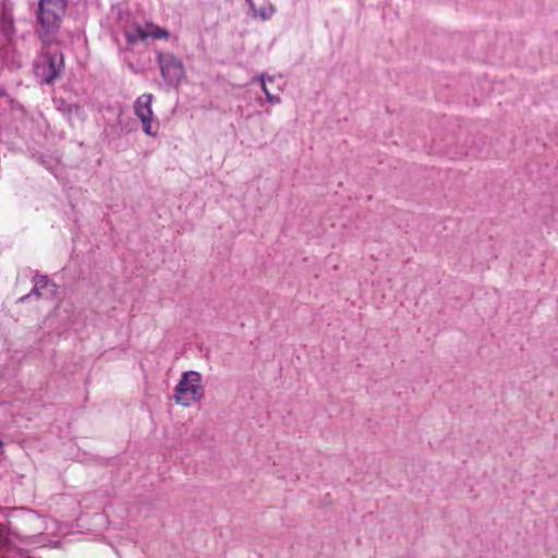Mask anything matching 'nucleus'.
<instances>
[{"mask_svg": "<svg viewBox=\"0 0 558 558\" xmlns=\"http://www.w3.org/2000/svg\"><path fill=\"white\" fill-rule=\"evenodd\" d=\"M69 0H39L36 14V35L41 43V58L35 64V74L44 84H51L64 68L63 54L51 50L58 44L59 29L68 9Z\"/></svg>", "mask_w": 558, "mask_h": 558, "instance_id": "nucleus-1", "label": "nucleus"}, {"mask_svg": "<svg viewBox=\"0 0 558 558\" xmlns=\"http://www.w3.org/2000/svg\"><path fill=\"white\" fill-rule=\"evenodd\" d=\"M203 397L202 375L195 371L182 374L174 389V401L183 407H190Z\"/></svg>", "mask_w": 558, "mask_h": 558, "instance_id": "nucleus-2", "label": "nucleus"}, {"mask_svg": "<svg viewBox=\"0 0 558 558\" xmlns=\"http://www.w3.org/2000/svg\"><path fill=\"white\" fill-rule=\"evenodd\" d=\"M156 61L167 85L177 87L185 77L184 64L173 53L157 51Z\"/></svg>", "mask_w": 558, "mask_h": 558, "instance_id": "nucleus-3", "label": "nucleus"}, {"mask_svg": "<svg viewBox=\"0 0 558 558\" xmlns=\"http://www.w3.org/2000/svg\"><path fill=\"white\" fill-rule=\"evenodd\" d=\"M153 99L151 94H143L134 102V113L142 122L144 133L149 136H156L159 131V121L151 109Z\"/></svg>", "mask_w": 558, "mask_h": 558, "instance_id": "nucleus-4", "label": "nucleus"}, {"mask_svg": "<svg viewBox=\"0 0 558 558\" xmlns=\"http://www.w3.org/2000/svg\"><path fill=\"white\" fill-rule=\"evenodd\" d=\"M58 291V287L56 283L49 280L47 276L37 275L34 278V287L29 294H26L20 299L21 302L29 298L31 295H36L37 298L49 296L52 298L56 295Z\"/></svg>", "mask_w": 558, "mask_h": 558, "instance_id": "nucleus-5", "label": "nucleus"}, {"mask_svg": "<svg viewBox=\"0 0 558 558\" xmlns=\"http://www.w3.org/2000/svg\"><path fill=\"white\" fill-rule=\"evenodd\" d=\"M125 38L128 44L130 45H134L138 40H146V28L141 25H136L133 28H129L125 31Z\"/></svg>", "mask_w": 558, "mask_h": 558, "instance_id": "nucleus-6", "label": "nucleus"}, {"mask_svg": "<svg viewBox=\"0 0 558 558\" xmlns=\"http://www.w3.org/2000/svg\"><path fill=\"white\" fill-rule=\"evenodd\" d=\"M145 28L147 38L151 37L155 39H167L170 36L169 32L166 28L154 25L153 23H147Z\"/></svg>", "mask_w": 558, "mask_h": 558, "instance_id": "nucleus-7", "label": "nucleus"}, {"mask_svg": "<svg viewBox=\"0 0 558 558\" xmlns=\"http://www.w3.org/2000/svg\"><path fill=\"white\" fill-rule=\"evenodd\" d=\"M58 109L69 116H78L82 111L81 106H78L77 104H68L62 99L58 100Z\"/></svg>", "mask_w": 558, "mask_h": 558, "instance_id": "nucleus-8", "label": "nucleus"}, {"mask_svg": "<svg viewBox=\"0 0 558 558\" xmlns=\"http://www.w3.org/2000/svg\"><path fill=\"white\" fill-rule=\"evenodd\" d=\"M274 77L272 76H268L267 77V81L265 80V76L262 75L260 77V81H262V89L263 92L265 93L266 95V98L267 100L270 102V104H279L280 102V97L277 96V95H272L267 86V82L269 83H272L274 82Z\"/></svg>", "mask_w": 558, "mask_h": 558, "instance_id": "nucleus-9", "label": "nucleus"}, {"mask_svg": "<svg viewBox=\"0 0 558 558\" xmlns=\"http://www.w3.org/2000/svg\"><path fill=\"white\" fill-rule=\"evenodd\" d=\"M274 13L275 7L271 3L263 5L259 10L255 8V11H253L254 16H259L264 21L269 20Z\"/></svg>", "mask_w": 558, "mask_h": 558, "instance_id": "nucleus-10", "label": "nucleus"}, {"mask_svg": "<svg viewBox=\"0 0 558 558\" xmlns=\"http://www.w3.org/2000/svg\"><path fill=\"white\" fill-rule=\"evenodd\" d=\"M245 1H246V3L248 4V7H250L251 11H252V12H253V11H255L256 5H255V3L253 2V0H245Z\"/></svg>", "mask_w": 558, "mask_h": 558, "instance_id": "nucleus-11", "label": "nucleus"}]
</instances>
